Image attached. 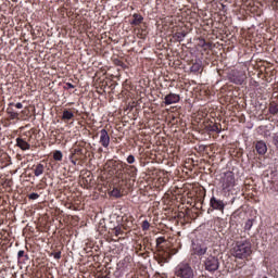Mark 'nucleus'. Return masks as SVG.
Returning <instances> with one entry per match:
<instances>
[{
	"label": "nucleus",
	"instance_id": "f257e3e1",
	"mask_svg": "<svg viewBox=\"0 0 278 278\" xmlns=\"http://www.w3.org/2000/svg\"><path fill=\"white\" fill-rule=\"evenodd\" d=\"M252 253L251 242L248 240L237 241L231 250V255L236 257V260H249Z\"/></svg>",
	"mask_w": 278,
	"mask_h": 278
},
{
	"label": "nucleus",
	"instance_id": "f03ea898",
	"mask_svg": "<svg viewBox=\"0 0 278 278\" xmlns=\"http://www.w3.org/2000/svg\"><path fill=\"white\" fill-rule=\"evenodd\" d=\"M220 184L224 192H231L233 186H236V176L233 175V172H226L220 179Z\"/></svg>",
	"mask_w": 278,
	"mask_h": 278
},
{
	"label": "nucleus",
	"instance_id": "7ed1b4c3",
	"mask_svg": "<svg viewBox=\"0 0 278 278\" xmlns=\"http://www.w3.org/2000/svg\"><path fill=\"white\" fill-rule=\"evenodd\" d=\"M175 275L179 278H194V269L188 263H180L176 267Z\"/></svg>",
	"mask_w": 278,
	"mask_h": 278
},
{
	"label": "nucleus",
	"instance_id": "20e7f679",
	"mask_svg": "<svg viewBox=\"0 0 278 278\" xmlns=\"http://www.w3.org/2000/svg\"><path fill=\"white\" fill-rule=\"evenodd\" d=\"M205 270H208V273H215V270H218L220 266V262H218V258L216 256L210 255L204 261Z\"/></svg>",
	"mask_w": 278,
	"mask_h": 278
},
{
	"label": "nucleus",
	"instance_id": "39448f33",
	"mask_svg": "<svg viewBox=\"0 0 278 278\" xmlns=\"http://www.w3.org/2000/svg\"><path fill=\"white\" fill-rule=\"evenodd\" d=\"M225 202L216 197H212L210 200V207H212V210H217V212H222V214L225 213Z\"/></svg>",
	"mask_w": 278,
	"mask_h": 278
},
{
	"label": "nucleus",
	"instance_id": "423d86ee",
	"mask_svg": "<svg viewBox=\"0 0 278 278\" xmlns=\"http://www.w3.org/2000/svg\"><path fill=\"white\" fill-rule=\"evenodd\" d=\"M193 255L198 257H203L207 253V245L205 243H193L192 244Z\"/></svg>",
	"mask_w": 278,
	"mask_h": 278
},
{
	"label": "nucleus",
	"instance_id": "0eeeda50",
	"mask_svg": "<svg viewBox=\"0 0 278 278\" xmlns=\"http://www.w3.org/2000/svg\"><path fill=\"white\" fill-rule=\"evenodd\" d=\"M181 101V97L177 93H168L165 97V105H173L174 103H179Z\"/></svg>",
	"mask_w": 278,
	"mask_h": 278
},
{
	"label": "nucleus",
	"instance_id": "6e6552de",
	"mask_svg": "<svg viewBox=\"0 0 278 278\" xmlns=\"http://www.w3.org/2000/svg\"><path fill=\"white\" fill-rule=\"evenodd\" d=\"M100 144H102L104 149H108V147H110V135L105 129L100 130Z\"/></svg>",
	"mask_w": 278,
	"mask_h": 278
},
{
	"label": "nucleus",
	"instance_id": "1a4fd4ad",
	"mask_svg": "<svg viewBox=\"0 0 278 278\" xmlns=\"http://www.w3.org/2000/svg\"><path fill=\"white\" fill-rule=\"evenodd\" d=\"M255 149H256L258 155H266V152L268 151V147L266 146V142H264V141H257L255 144Z\"/></svg>",
	"mask_w": 278,
	"mask_h": 278
},
{
	"label": "nucleus",
	"instance_id": "9d476101",
	"mask_svg": "<svg viewBox=\"0 0 278 278\" xmlns=\"http://www.w3.org/2000/svg\"><path fill=\"white\" fill-rule=\"evenodd\" d=\"M16 147H20L22 151H29L31 149V146L23 138L16 139Z\"/></svg>",
	"mask_w": 278,
	"mask_h": 278
},
{
	"label": "nucleus",
	"instance_id": "9b49d317",
	"mask_svg": "<svg viewBox=\"0 0 278 278\" xmlns=\"http://www.w3.org/2000/svg\"><path fill=\"white\" fill-rule=\"evenodd\" d=\"M245 80H247V74L244 72H239L233 81L236 84H239V86H241V84H244Z\"/></svg>",
	"mask_w": 278,
	"mask_h": 278
},
{
	"label": "nucleus",
	"instance_id": "f8f14e48",
	"mask_svg": "<svg viewBox=\"0 0 278 278\" xmlns=\"http://www.w3.org/2000/svg\"><path fill=\"white\" fill-rule=\"evenodd\" d=\"M45 173V165L41 163L37 164L34 169L35 177H40Z\"/></svg>",
	"mask_w": 278,
	"mask_h": 278
},
{
	"label": "nucleus",
	"instance_id": "ddd939ff",
	"mask_svg": "<svg viewBox=\"0 0 278 278\" xmlns=\"http://www.w3.org/2000/svg\"><path fill=\"white\" fill-rule=\"evenodd\" d=\"M144 21V17L140 14H134L132 15V21L130 22V25H140Z\"/></svg>",
	"mask_w": 278,
	"mask_h": 278
},
{
	"label": "nucleus",
	"instance_id": "4468645a",
	"mask_svg": "<svg viewBox=\"0 0 278 278\" xmlns=\"http://www.w3.org/2000/svg\"><path fill=\"white\" fill-rule=\"evenodd\" d=\"M75 118V114L68 110L63 111L62 121H73Z\"/></svg>",
	"mask_w": 278,
	"mask_h": 278
},
{
	"label": "nucleus",
	"instance_id": "2eb2a0df",
	"mask_svg": "<svg viewBox=\"0 0 278 278\" xmlns=\"http://www.w3.org/2000/svg\"><path fill=\"white\" fill-rule=\"evenodd\" d=\"M269 114H273L274 116L278 114V103L277 102H270L268 108Z\"/></svg>",
	"mask_w": 278,
	"mask_h": 278
},
{
	"label": "nucleus",
	"instance_id": "dca6fc26",
	"mask_svg": "<svg viewBox=\"0 0 278 278\" xmlns=\"http://www.w3.org/2000/svg\"><path fill=\"white\" fill-rule=\"evenodd\" d=\"M7 114H9V118L11 121H16V119L18 121V113L14 112V110L8 109Z\"/></svg>",
	"mask_w": 278,
	"mask_h": 278
},
{
	"label": "nucleus",
	"instance_id": "f3484780",
	"mask_svg": "<svg viewBox=\"0 0 278 278\" xmlns=\"http://www.w3.org/2000/svg\"><path fill=\"white\" fill-rule=\"evenodd\" d=\"M203 66L201 65V62H195L191 65L190 71L191 73H199Z\"/></svg>",
	"mask_w": 278,
	"mask_h": 278
},
{
	"label": "nucleus",
	"instance_id": "a211bd4d",
	"mask_svg": "<svg viewBox=\"0 0 278 278\" xmlns=\"http://www.w3.org/2000/svg\"><path fill=\"white\" fill-rule=\"evenodd\" d=\"M84 153V150L80 148H75L74 150H72L71 155H70V160H73V157H75V155H81Z\"/></svg>",
	"mask_w": 278,
	"mask_h": 278
},
{
	"label": "nucleus",
	"instance_id": "6ab92c4d",
	"mask_svg": "<svg viewBox=\"0 0 278 278\" xmlns=\"http://www.w3.org/2000/svg\"><path fill=\"white\" fill-rule=\"evenodd\" d=\"M63 156L64 155L62 154V151H60V150H56L53 153V160H55V162H62Z\"/></svg>",
	"mask_w": 278,
	"mask_h": 278
},
{
	"label": "nucleus",
	"instance_id": "aec40b11",
	"mask_svg": "<svg viewBox=\"0 0 278 278\" xmlns=\"http://www.w3.org/2000/svg\"><path fill=\"white\" fill-rule=\"evenodd\" d=\"M111 195L115 197V199H121V197H123V194L121 193V189H118V188H114L111 191Z\"/></svg>",
	"mask_w": 278,
	"mask_h": 278
},
{
	"label": "nucleus",
	"instance_id": "412c9836",
	"mask_svg": "<svg viewBox=\"0 0 278 278\" xmlns=\"http://www.w3.org/2000/svg\"><path fill=\"white\" fill-rule=\"evenodd\" d=\"M151 227V224L149 223V220H143L141 228L143 231H149V228Z\"/></svg>",
	"mask_w": 278,
	"mask_h": 278
},
{
	"label": "nucleus",
	"instance_id": "4be33fe9",
	"mask_svg": "<svg viewBox=\"0 0 278 278\" xmlns=\"http://www.w3.org/2000/svg\"><path fill=\"white\" fill-rule=\"evenodd\" d=\"M176 38L179 42L186 38V33H176Z\"/></svg>",
	"mask_w": 278,
	"mask_h": 278
},
{
	"label": "nucleus",
	"instance_id": "5701e85b",
	"mask_svg": "<svg viewBox=\"0 0 278 278\" xmlns=\"http://www.w3.org/2000/svg\"><path fill=\"white\" fill-rule=\"evenodd\" d=\"M211 131H216V134H220V126L218 124H214L211 126Z\"/></svg>",
	"mask_w": 278,
	"mask_h": 278
},
{
	"label": "nucleus",
	"instance_id": "b1692460",
	"mask_svg": "<svg viewBox=\"0 0 278 278\" xmlns=\"http://www.w3.org/2000/svg\"><path fill=\"white\" fill-rule=\"evenodd\" d=\"M40 198V194L38 193H30L28 195V199H30V201H36V199H39Z\"/></svg>",
	"mask_w": 278,
	"mask_h": 278
},
{
	"label": "nucleus",
	"instance_id": "393cba45",
	"mask_svg": "<svg viewBox=\"0 0 278 278\" xmlns=\"http://www.w3.org/2000/svg\"><path fill=\"white\" fill-rule=\"evenodd\" d=\"M164 242H166V239H164V237H159L156 239V247H160V244H164Z\"/></svg>",
	"mask_w": 278,
	"mask_h": 278
},
{
	"label": "nucleus",
	"instance_id": "a878e982",
	"mask_svg": "<svg viewBox=\"0 0 278 278\" xmlns=\"http://www.w3.org/2000/svg\"><path fill=\"white\" fill-rule=\"evenodd\" d=\"M273 144L278 149V134H275L273 137Z\"/></svg>",
	"mask_w": 278,
	"mask_h": 278
},
{
	"label": "nucleus",
	"instance_id": "bb28decb",
	"mask_svg": "<svg viewBox=\"0 0 278 278\" xmlns=\"http://www.w3.org/2000/svg\"><path fill=\"white\" fill-rule=\"evenodd\" d=\"M128 164H134V162H136V157L134 155H128V157L126 159Z\"/></svg>",
	"mask_w": 278,
	"mask_h": 278
},
{
	"label": "nucleus",
	"instance_id": "cd10ccee",
	"mask_svg": "<svg viewBox=\"0 0 278 278\" xmlns=\"http://www.w3.org/2000/svg\"><path fill=\"white\" fill-rule=\"evenodd\" d=\"M251 227H253V220L249 219L247 223H245V229L251 230Z\"/></svg>",
	"mask_w": 278,
	"mask_h": 278
},
{
	"label": "nucleus",
	"instance_id": "c85d7f7f",
	"mask_svg": "<svg viewBox=\"0 0 278 278\" xmlns=\"http://www.w3.org/2000/svg\"><path fill=\"white\" fill-rule=\"evenodd\" d=\"M113 231H114V235H115V236H121V233H123V230L121 229V227H115V228L113 229Z\"/></svg>",
	"mask_w": 278,
	"mask_h": 278
},
{
	"label": "nucleus",
	"instance_id": "c756f323",
	"mask_svg": "<svg viewBox=\"0 0 278 278\" xmlns=\"http://www.w3.org/2000/svg\"><path fill=\"white\" fill-rule=\"evenodd\" d=\"M24 256H25V251L20 250L18 253H17L18 260H21V257H24Z\"/></svg>",
	"mask_w": 278,
	"mask_h": 278
},
{
	"label": "nucleus",
	"instance_id": "7c9ffc66",
	"mask_svg": "<svg viewBox=\"0 0 278 278\" xmlns=\"http://www.w3.org/2000/svg\"><path fill=\"white\" fill-rule=\"evenodd\" d=\"M60 257H62V252H55L54 260H60Z\"/></svg>",
	"mask_w": 278,
	"mask_h": 278
},
{
	"label": "nucleus",
	"instance_id": "2f4dec72",
	"mask_svg": "<svg viewBox=\"0 0 278 278\" xmlns=\"http://www.w3.org/2000/svg\"><path fill=\"white\" fill-rule=\"evenodd\" d=\"M15 108H16L17 110H23V103L17 102V103L15 104Z\"/></svg>",
	"mask_w": 278,
	"mask_h": 278
},
{
	"label": "nucleus",
	"instance_id": "473e14b6",
	"mask_svg": "<svg viewBox=\"0 0 278 278\" xmlns=\"http://www.w3.org/2000/svg\"><path fill=\"white\" fill-rule=\"evenodd\" d=\"M70 160H71V162L74 166H77V159H75V156L73 159H70Z\"/></svg>",
	"mask_w": 278,
	"mask_h": 278
},
{
	"label": "nucleus",
	"instance_id": "72a5a7b5",
	"mask_svg": "<svg viewBox=\"0 0 278 278\" xmlns=\"http://www.w3.org/2000/svg\"><path fill=\"white\" fill-rule=\"evenodd\" d=\"M127 170H138V168H136V166H134V165H130V166H128Z\"/></svg>",
	"mask_w": 278,
	"mask_h": 278
},
{
	"label": "nucleus",
	"instance_id": "f704fd0d",
	"mask_svg": "<svg viewBox=\"0 0 278 278\" xmlns=\"http://www.w3.org/2000/svg\"><path fill=\"white\" fill-rule=\"evenodd\" d=\"M67 88H75V85L71 84V83H66Z\"/></svg>",
	"mask_w": 278,
	"mask_h": 278
},
{
	"label": "nucleus",
	"instance_id": "c9c22d12",
	"mask_svg": "<svg viewBox=\"0 0 278 278\" xmlns=\"http://www.w3.org/2000/svg\"><path fill=\"white\" fill-rule=\"evenodd\" d=\"M138 251H142V244L137 245Z\"/></svg>",
	"mask_w": 278,
	"mask_h": 278
},
{
	"label": "nucleus",
	"instance_id": "e433bc0d",
	"mask_svg": "<svg viewBox=\"0 0 278 278\" xmlns=\"http://www.w3.org/2000/svg\"><path fill=\"white\" fill-rule=\"evenodd\" d=\"M10 105H14V103H10Z\"/></svg>",
	"mask_w": 278,
	"mask_h": 278
},
{
	"label": "nucleus",
	"instance_id": "4c0bfd02",
	"mask_svg": "<svg viewBox=\"0 0 278 278\" xmlns=\"http://www.w3.org/2000/svg\"><path fill=\"white\" fill-rule=\"evenodd\" d=\"M125 167H127V164H124Z\"/></svg>",
	"mask_w": 278,
	"mask_h": 278
}]
</instances>
